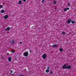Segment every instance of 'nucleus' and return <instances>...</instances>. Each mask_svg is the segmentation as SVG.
<instances>
[{
  "label": "nucleus",
  "mask_w": 76,
  "mask_h": 76,
  "mask_svg": "<svg viewBox=\"0 0 76 76\" xmlns=\"http://www.w3.org/2000/svg\"><path fill=\"white\" fill-rule=\"evenodd\" d=\"M68 6H70V4L68 3Z\"/></svg>",
  "instance_id": "obj_19"
},
{
  "label": "nucleus",
  "mask_w": 76,
  "mask_h": 76,
  "mask_svg": "<svg viewBox=\"0 0 76 76\" xmlns=\"http://www.w3.org/2000/svg\"><path fill=\"white\" fill-rule=\"evenodd\" d=\"M8 18V16H7V15H5L4 17V18L5 19H7V18Z\"/></svg>",
  "instance_id": "obj_7"
},
{
  "label": "nucleus",
  "mask_w": 76,
  "mask_h": 76,
  "mask_svg": "<svg viewBox=\"0 0 76 76\" xmlns=\"http://www.w3.org/2000/svg\"><path fill=\"white\" fill-rule=\"evenodd\" d=\"M50 74H53V72L52 71H51L50 72Z\"/></svg>",
  "instance_id": "obj_22"
},
{
  "label": "nucleus",
  "mask_w": 76,
  "mask_h": 76,
  "mask_svg": "<svg viewBox=\"0 0 76 76\" xmlns=\"http://www.w3.org/2000/svg\"><path fill=\"white\" fill-rule=\"evenodd\" d=\"M62 34H63V35H65L66 34V33H65V32H62Z\"/></svg>",
  "instance_id": "obj_15"
},
{
  "label": "nucleus",
  "mask_w": 76,
  "mask_h": 76,
  "mask_svg": "<svg viewBox=\"0 0 76 76\" xmlns=\"http://www.w3.org/2000/svg\"><path fill=\"white\" fill-rule=\"evenodd\" d=\"M48 69H50V67H49V66H48Z\"/></svg>",
  "instance_id": "obj_24"
},
{
  "label": "nucleus",
  "mask_w": 76,
  "mask_h": 76,
  "mask_svg": "<svg viewBox=\"0 0 76 76\" xmlns=\"http://www.w3.org/2000/svg\"><path fill=\"white\" fill-rule=\"evenodd\" d=\"M26 1V0H23V1H24V2H25V1Z\"/></svg>",
  "instance_id": "obj_26"
},
{
  "label": "nucleus",
  "mask_w": 76,
  "mask_h": 76,
  "mask_svg": "<svg viewBox=\"0 0 76 76\" xmlns=\"http://www.w3.org/2000/svg\"><path fill=\"white\" fill-rule=\"evenodd\" d=\"M9 53H7V56H9Z\"/></svg>",
  "instance_id": "obj_25"
},
{
  "label": "nucleus",
  "mask_w": 76,
  "mask_h": 76,
  "mask_svg": "<svg viewBox=\"0 0 76 76\" xmlns=\"http://www.w3.org/2000/svg\"><path fill=\"white\" fill-rule=\"evenodd\" d=\"M1 12L2 13H4V12H5L4 10H1Z\"/></svg>",
  "instance_id": "obj_12"
},
{
  "label": "nucleus",
  "mask_w": 76,
  "mask_h": 76,
  "mask_svg": "<svg viewBox=\"0 0 76 76\" xmlns=\"http://www.w3.org/2000/svg\"><path fill=\"white\" fill-rule=\"evenodd\" d=\"M10 71L11 73H12V72H12V70H10Z\"/></svg>",
  "instance_id": "obj_28"
},
{
  "label": "nucleus",
  "mask_w": 76,
  "mask_h": 76,
  "mask_svg": "<svg viewBox=\"0 0 76 76\" xmlns=\"http://www.w3.org/2000/svg\"><path fill=\"white\" fill-rule=\"evenodd\" d=\"M67 10H69V8H65L64 9V12L66 11H67Z\"/></svg>",
  "instance_id": "obj_9"
},
{
  "label": "nucleus",
  "mask_w": 76,
  "mask_h": 76,
  "mask_svg": "<svg viewBox=\"0 0 76 76\" xmlns=\"http://www.w3.org/2000/svg\"><path fill=\"white\" fill-rule=\"evenodd\" d=\"M68 64H66L63 66V69H69L71 68V66L69 65L68 66Z\"/></svg>",
  "instance_id": "obj_1"
},
{
  "label": "nucleus",
  "mask_w": 76,
  "mask_h": 76,
  "mask_svg": "<svg viewBox=\"0 0 76 76\" xmlns=\"http://www.w3.org/2000/svg\"><path fill=\"white\" fill-rule=\"evenodd\" d=\"M71 22L73 24H74V23H76V21H71Z\"/></svg>",
  "instance_id": "obj_13"
},
{
  "label": "nucleus",
  "mask_w": 76,
  "mask_h": 76,
  "mask_svg": "<svg viewBox=\"0 0 76 76\" xmlns=\"http://www.w3.org/2000/svg\"><path fill=\"white\" fill-rule=\"evenodd\" d=\"M11 52L12 53H14V52H15V50H11Z\"/></svg>",
  "instance_id": "obj_17"
},
{
  "label": "nucleus",
  "mask_w": 76,
  "mask_h": 76,
  "mask_svg": "<svg viewBox=\"0 0 76 76\" xmlns=\"http://www.w3.org/2000/svg\"><path fill=\"white\" fill-rule=\"evenodd\" d=\"M10 28L9 27H8L7 28V29H5L6 31H7V30H8V31H10Z\"/></svg>",
  "instance_id": "obj_11"
},
{
  "label": "nucleus",
  "mask_w": 76,
  "mask_h": 76,
  "mask_svg": "<svg viewBox=\"0 0 76 76\" xmlns=\"http://www.w3.org/2000/svg\"><path fill=\"white\" fill-rule=\"evenodd\" d=\"M23 56L25 57H28V52H24L23 53Z\"/></svg>",
  "instance_id": "obj_2"
},
{
  "label": "nucleus",
  "mask_w": 76,
  "mask_h": 76,
  "mask_svg": "<svg viewBox=\"0 0 76 76\" xmlns=\"http://www.w3.org/2000/svg\"><path fill=\"white\" fill-rule=\"evenodd\" d=\"M22 42H20V44H22Z\"/></svg>",
  "instance_id": "obj_27"
},
{
  "label": "nucleus",
  "mask_w": 76,
  "mask_h": 76,
  "mask_svg": "<svg viewBox=\"0 0 76 76\" xmlns=\"http://www.w3.org/2000/svg\"><path fill=\"white\" fill-rule=\"evenodd\" d=\"M18 4H22V1H19Z\"/></svg>",
  "instance_id": "obj_10"
},
{
  "label": "nucleus",
  "mask_w": 76,
  "mask_h": 76,
  "mask_svg": "<svg viewBox=\"0 0 76 76\" xmlns=\"http://www.w3.org/2000/svg\"><path fill=\"white\" fill-rule=\"evenodd\" d=\"M30 53H31V51L30 50Z\"/></svg>",
  "instance_id": "obj_30"
},
{
  "label": "nucleus",
  "mask_w": 76,
  "mask_h": 76,
  "mask_svg": "<svg viewBox=\"0 0 76 76\" xmlns=\"http://www.w3.org/2000/svg\"><path fill=\"white\" fill-rule=\"evenodd\" d=\"M18 76H24V75H21L19 74L18 75Z\"/></svg>",
  "instance_id": "obj_20"
},
{
  "label": "nucleus",
  "mask_w": 76,
  "mask_h": 76,
  "mask_svg": "<svg viewBox=\"0 0 76 76\" xmlns=\"http://www.w3.org/2000/svg\"><path fill=\"white\" fill-rule=\"evenodd\" d=\"M54 3L55 4H56V1H55L54 2Z\"/></svg>",
  "instance_id": "obj_23"
},
{
  "label": "nucleus",
  "mask_w": 76,
  "mask_h": 76,
  "mask_svg": "<svg viewBox=\"0 0 76 76\" xmlns=\"http://www.w3.org/2000/svg\"><path fill=\"white\" fill-rule=\"evenodd\" d=\"M14 74H15L14 73V74H12V75H14Z\"/></svg>",
  "instance_id": "obj_29"
},
{
  "label": "nucleus",
  "mask_w": 76,
  "mask_h": 76,
  "mask_svg": "<svg viewBox=\"0 0 76 76\" xmlns=\"http://www.w3.org/2000/svg\"><path fill=\"white\" fill-rule=\"evenodd\" d=\"M45 0H42V3H43V2H44V1H45Z\"/></svg>",
  "instance_id": "obj_21"
},
{
  "label": "nucleus",
  "mask_w": 76,
  "mask_h": 76,
  "mask_svg": "<svg viewBox=\"0 0 76 76\" xmlns=\"http://www.w3.org/2000/svg\"><path fill=\"white\" fill-rule=\"evenodd\" d=\"M0 8H3V6L1 5H0Z\"/></svg>",
  "instance_id": "obj_18"
},
{
  "label": "nucleus",
  "mask_w": 76,
  "mask_h": 76,
  "mask_svg": "<svg viewBox=\"0 0 76 76\" xmlns=\"http://www.w3.org/2000/svg\"><path fill=\"white\" fill-rule=\"evenodd\" d=\"M14 41H15L14 40H12L10 41V44H14Z\"/></svg>",
  "instance_id": "obj_5"
},
{
  "label": "nucleus",
  "mask_w": 76,
  "mask_h": 76,
  "mask_svg": "<svg viewBox=\"0 0 76 76\" xmlns=\"http://www.w3.org/2000/svg\"><path fill=\"white\" fill-rule=\"evenodd\" d=\"M59 50H60V51H63V49H62V48H60L59 49Z\"/></svg>",
  "instance_id": "obj_16"
},
{
  "label": "nucleus",
  "mask_w": 76,
  "mask_h": 76,
  "mask_svg": "<svg viewBox=\"0 0 76 76\" xmlns=\"http://www.w3.org/2000/svg\"><path fill=\"white\" fill-rule=\"evenodd\" d=\"M72 22V20H71L70 19L68 20L67 21V22L68 24H69V23H70V22Z\"/></svg>",
  "instance_id": "obj_4"
},
{
  "label": "nucleus",
  "mask_w": 76,
  "mask_h": 76,
  "mask_svg": "<svg viewBox=\"0 0 76 76\" xmlns=\"http://www.w3.org/2000/svg\"><path fill=\"white\" fill-rule=\"evenodd\" d=\"M8 60L9 61H10V62L12 60V58H11V57H10L8 58Z\"/></svg>",
  "instance_id": "obj_8"
},
{
  "label": "nucleus",
  "mask_w": 76,
  "mask_h": 76,
  "mask_svg": "<svg viewBox=\"0 0 76 76\" xmlns=\"http://www.w3.org/2000/svg\"><path fill=\"white\" fill-rule=\"evenodd\" d=\"M57 46H58V45L55 44V45H52V47H54V48H56V47H57Z\"/></svg>",
  "instance_id": "obj_6"
},
{
  "label": "nucleus",
  "mask_w": 76,
  "mask_h": 76,
  "mask_svg": "<svg viewBox=\"0 0 76 76\" xmlns=\"http://www.w3.org/2000/svg\"><path fill=\"white\" fill-rule=\"evenodd\" d=\"M46 57H47V55H46V54H44L42 56V58L43 59H46Z\"/></svg>",
  "instance_id": "obj_3"
},
{
  "label": "nucleus",
  "mask_w": 76,
  "mask_h": 76,
  "mask_svg": "<svg viewBox=\"0 0 76 76\" xmlns=\"http://www.w3.org/2000/svg\"><path fill=\"white\" fill-rule=\"evenodd\" d=\"M50 72V70H49V69H48L46 70V73H48V72Z\"/></svg>",
  "instance_id": "obj_14"
}]
</instances>
